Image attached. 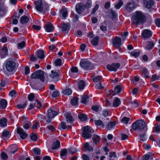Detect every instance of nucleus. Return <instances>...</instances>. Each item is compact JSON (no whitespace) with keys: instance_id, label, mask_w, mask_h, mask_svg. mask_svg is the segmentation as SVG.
I'll list each match as a JSON object with an SVG mask.
<instances>
[{"instance_id":"1","label":"nucleus","mask_w":160,"mask_h":160,"mask_svg":"<svg viewBox=\"0 0 160 160\" xmlns=\"http://www.w3.org/2000/svg\"><path fill=\"white\" fill-rule=\"evenodd\" d=\"M132 20V23L135 25L141 24L146 22L147 17L142 12L136 11L133 13Z\"/></svg>"},{"instance_id":"2","label":"nucleus","mask_w":160,"mask_h":160,"mask_svg":"<svg viewBox=\"0 0 160 160\" xmlns=\"http://www.w3.org/2000/svg\"><path fill=\"white\" fill-rule=\"evenodd\" d=\"M132 127L134 130H143L145 132H146L148 129L147 125L143 120H137L134 122L132 125Z\"/></svg>"},{"instance_id":"3","label":"nucleus","mask_w":160,"mask_h":160,"mask_svg":"<svg viewBox=\"0 0 160 160\" xmlns=\"http://www.w3.org/2000/svg\"><path fill=\"white\" fill-rule=\"evenodd\" d=\"M35 8L37 10L41 12L45 13L49 10V6L47 3L43 4L42 0H38L34 2Z\"/></svg>"},{"instance_id":"4","label":"nucleus","mask_w":160,"mask_h":160,"mask_svg":"<svg viewBox=\"0 0 160 160\" xmlns=\"http://www.w3.org/2000/svg\"><path fill=\"white\" fill-rule=\"evenodd\" d=\"M5 67L7 71L12 72L16 68L17 61L12 60H6L5 62Z\"/></svg>"},{"instance_id":"5","label":"nucleus","mask_w":160,"mask_h":160,"mask_svg":"<svg viewBox=\"0 0 160 160\" xmlns=\"http://www.w3.org/2000/svg\"><path fill=\"white\" fill-rule=\"evenodd\" d=\"M80 65L82 68L85 70H91L94 68L90 62L87 59L81 60L80 62Z\"/></svg>"},{"instance_id":"6","label":"nucleus","mask_w":160,"mask_h":160,"mask_svg":"<svg viewBox=\"0 0 160 160\" xmlns=\"http://www.w3.org/2000/svg\"><path fill=\"white\" fill-rule=\"evenodd\" d=\"M93 132V131L91 128L88 126H86L83 127L82 136L86 139H88L92 137L91 134Z\"/></svg>"},{"instance_id":"7","label":"nucleus","mask_w":160,"mask_h":160,"mask_svg":"<svg viewBox=\"0 0 160 160\" xmlns=\"http://www.w3.org/2000/svg\"><path fill=\"white\" fill-rule=\"evenodd\" d=\"M31 77L32 79H39L42 82H44L45 79L44 72L40 70L35 72L31 75Z\"/></svg>"},{"instance_id":"8","label":"nucleus","mask_w":160,"mask_h":160,"mask_svg":"<svg viewBox=\"0 0 160 160\" xmlns=\"http://www.w3.org/2000/svg\"><path fill=\"white\" fill-rule=\"evenodd\" d=\"M136 8V5L134 3L129 2L125 5L124 10L125 12L128 13H130Z\"/></svg>"},{"instance_id":"9","label":"nucleus","mask_w":160,"mask_h":160,"mask_svg":"<svg viewBox=\"0 0 160 160\" xmlns=\"http://www.w3.org/2000/svg\"><path fill=\"white\" fill-rule=\"evenodd\" d=\"M152 34V32L150 30L146 29L144 30L142 33V37L144 39H146L150 38Z\"/></svg>"},{"instance_id":"10","label":"nucleus","mask_w":160,"mask_h":160,"mask_svg":"<svg viewBox=\"0 0 160 160\" xmlns=\"http://www.w3.org/2000/svg\"><path fill=\"white\" fill-rule=\"evenodd\" d=\"M120 64L118 63H112L111 65H108L107 68L109 71H116L119 67Z\"/></svg>"},{"instance_id":"11","label":"nucleus","mask_w":160,"mask_h":160,"mask_svg":"<svg viewBox=\"0 0 160 160\" xmlns=\"http://www.w3.org/2000/svg\"><path fill=\"white\" fill-rule=\"evenodd\" d=\"M113 45L114 47L119 49L121 45V38H120L115 37L113 40Z\"/></svg>"},{"instance_id":"12","label":"nucleus","mask_w":160,"mask_h":160,"mask_svg":"<svg viewBox=\"0 0 160 160\" xmlns=\"http://www.w3.org/2000/svg\"><path fill=\"white\" fill-rule=\"evenodd\" d=\"M17 132L19 134L21 138L22 139H25L27 137V134L24 130L20 127L17 128Z\"/></svg>"},{"instance_id":"13","label":"nucleus","mask_w":160,"mask_h":160,"mask_svg":"<svg viewBox=\"0 0 160 160\" xmlns=\"http://www.w3.org/2000/svg\"><path fill=\"white\" fill-rule=\"evenodd\" d=\"M70 28V24L68 23H63L62 25L61 31L65 33H68Z\"/></svg>"},{"instance_id":"14","label":"nucleus","mask_w":160,"mask_h":160,"mask_svg":"<svg viewBox=\"0 0 160 160\" xmlns=\"http://www.w3.org/2000/svg\"><path fill=\"white\" fill-rule=\"evenodd\" d=\"M59 74L56 72H54L52 70L50 75V77L52 80L55 82H57L59 80Z\"/></svg>"},{"instance_id":"15","label":"nucleus","mask_w":160,"mask_h":160,"mask_svg":"<svg viewBox=\"0 0 160 160\" xmlns=\"http://www.w3.org/2000/svg\"><path fill=\"white\" fill-rule=\"evenodd\" d=\"M45 28L46 31L48 32H52L54 29L53 25L50 22H48L46 24Z\"/></svg>"},{"instance_id":"16","label":"nucleus","mask_w":160,"mask_h":160,"mask_svg":"<svg viewBox=\"0 0 160 160\" xmlns=\"http://www.w3.org/2000/svg\"><path fill=\"white\" fill-rule=\"evenodd\" d=\"M60 142L57 140H54L52 145V149L55 150L58 149L60 147Z\"/></svg>"},{"instance_id":"17","label":"nucleus","mask_w":160,"mask_h":160,"mask_svg":"<svg viewBox=\"0 0 160 160\" xmlns=\"http://www.w3.org/2000/svg\"><path fill=\"white\" fill-rule=\"evenodd\" d=\"M85 7L82 5L80 4H77L76 7L77 12L79 14H81L84 9Z\"/></svg>"},{"instance_id":"18","label":"nucleus","mask_w":160,"mask_h":160,"mask_svg":"<svg viewBox=\"0 0 160 160\" xmlns=\"http://www.w3.org/2000/svg\"><path fill=\"white\" fill-rule=\"evenodd\" d=\"M67 150L65 148L62 149L60 152V155L61 158L63 159H66V157L68 155Z\"/></svg>"},{"instance_id":"19","label":"nucleus","mask_w":160,"mask_h":160,"mask_svg":"<svg viewBox=\"0 0 160 160\" xmlns=\"http://www.w3.org/2000/svg\"><path fill=\"white\" fill-rule=\"evenodd\" d=\"M58 112L55 111L52 109H49L48 111V117L53 118L56 115H58Z\"/></svg>"},{"instance_id":"20","label":"nucleus","mask_w":160,"mask_h":160,"mask_svg":"<svg viewBox=\"0 0 160 160\" xmlns=\"http://www.w3.org/2000/svg\"><path fill=\"white\" fill-rule=\"evenodd\" d=\"M83 147L86 150L90 152H93V149L92 146L89 145V143L87 142L84 143L83 145Z\"/></svg>"},{"instance_id":"21","label":"nucleus","mask_w":160,"mask_h":160,"mask_svg":"<svg viewBox=\"0 0 160 160\" xmlns=\"http://www.w3.org/2000/svg\"><path fill=\"white\" fill-rule=\"evenodd\" d=\"M144 4L147 8H150L153 5V2L152 0H144Z\"/></svg>"},{"instance_id":"22","label":"nucleus","mask_w":160,"mask_h":160,"mask_svg":"<svg viewBox=\"0 0 160 160\" xmlns=\"http://www.w3.org/2000/svg\"><path fill=\"white\" fill-rule=\"evenodd\" d=\"M65 114L66 118L67 123H71L74 121V119L71 114L68 113L67 114L65 113Z\"/></svg>"},{"instance_id":"23","label":"nucleus","mask_w":160,"mask_h":160,"mask_svg":"<svg viewBox=\"0 0 160 160\" xmlns=\"http://www.w3.org/2000/svg\"><path fill=\"white\" fill-rule=\"evenodd\" d=\"M8 49L6 47H4L0 51V54L2 58H4L8 55Z\"/></svg>"},{"instance_id":"24","label":"nucleus","mask_w":160,"mask_h":160,"mask_svg":"<svg viewBox=\"0 0 160 160\" xmlns=\"http://www.w3.org/2000/svg\"><path fill=\"white\" fill-rule=\"evenodd\" d=\"M92 139L93 142L95 143V144H96L99 142L100 138L99 136L96 134H94L92 136Z\"/></svg>"},{"instance_id":"25","label":"nucleus","mask_w":160,"mask_h":160,"mask_svg":"<svg viewBox=\"0 0 160 160\" xmlns=\"http://www.w3.org/2000/svg\"><path fill=\"white\" fill-rule=\"evenodd\" d=\"M9 132L7 131H3L2 136V138L3 140H7L10 137Z\"/></svg>"},{"instance_id":"26","label":"nucleus","mask_w":160,"mask_h":160,"mask_svg":"<svg viewBox=\"0 0 160 160\" xmlns=\"http://www.w3.org/2000/svg\"><path fill=\"white\" fill-rule=\"evenodd\" d=\"M99 41V37L98 36H96L93 38L92 41L91 43L94 46L98 45Z\"/></svg>"},{"instance_id":"27","label":"nucleus","mask_w":160,"mask_h":160,"mask_svg":"<svg viewBox=\"0 0 160 160\" xmlns=\"http://www.w3.org/2000/svg\"><path fill=\"white\" fill-rule=\"evenodd\" d=\"M37 55L38 58L41 59L44 58L45 57L44 51L42 50L38 51L37 52Z\"/></svg>"},{"instance_id":"28","label":"nucleus","mask_w":160,"mask_h":160,"mask_svg":"<svg viewBox=\"0 0 160 160\" xmlns=\"http://www.w3.org/2000/svg\"><path fill=\"white\" fill-rule=\"evenodd\" d=\"M121 102L118 98H116L114 100L112 106L114 107H118L120 104Z\"/></svg>"},{"instance_id":"29","label":"nucleus","mask_w":160,"mask_h":160,"mask_svg":"<svg viewBox=\"0 0 160 160\" xmlns=\"http://www.w3.org/2000/svg\"><path fill=\"white\" fill-rule=\"evenodd\" d=\"M85 86V82L83 80H80L78 82V86L80 90H82Z\"/></svg>"},{"instance_id":"30","label":"nucleus","mask_w":160,"mask_h":160,"mask_svg":"<svg viewBox=\"0 0 160 160\" xmlns=\"http://www.w3.org/2000/svg\"><path fill=\"white\" fill-rule=\"evenodd\" d=\"M7 104V101L4 99H2L0 100V108L2 109H4L6 108Z\"/></svg>"},{"instance_id":"31","label":"nucleus","mask_w":160,"mask_h":160,"mask_svg":"<svg viewBox=\"0 0 160 160\" xmlns=\"http://www.w3.org/2000/svg\"><path fill=\"white\" fill-rule=\"evenodd\" d=\"M28 20V18L27 16L24 15L21 17L20 22L21 23L23 24L27 23Z\"/></svg>"},{"instance_id":"32","label":"nucleus","mask_w":160,"mask_h":160,"mask_svg":"<svg viewBox=\"0 0 160 160\" xmlns=\"http://www.w3.org/2000/svg\"><path fill=\"white\" fill-rule=\"evenodd\" d=\"M9 148L10 150V152L14 154L18 150L17 147L15 145H12L9 147Z\"/></svg>"},{"instance_id":"33","label":"nucleus","mask_w":160,"mask_h":160,"mask_svg":"<svg viewBox=\"0 0 160 160\" xmlns=\"http://www.w3.org/2000/svg\"><path fill=\"white\" fill-rule=\"evenodd\" d=\"M78 118L82 121H84L87 119V116L84 113L79 114L78 115Z\"/></svg>"},{"instance_id":"34","label":"nucleus","mask_w":160,"mask_h":160,"mask_svg":"<svg viewBox=\"0 0 160 160\" xmlns=\"http://www.w3.org/2000/svg\"><path fill=\"white\" fill-rule=\"evenodd\" d=\"M154 42L152 41H150L148 42V44L146 47L147 50L152 49L154 46Z\"/></svg>"},{"instance_id":"35","label":"nucleus","mask_w":160,"mask_h":160,"mask_svg":"<svg viewBox=\"0 0 160 160\" xmlns=\"http://www.w3.org/2000/svg\"><path fill=\"white\" fill-rule=\"evenodd\" d=\"M7 119L4 118H2L0 120V125L1 127H3L6 126Z\"/></svg>"},{"instance_id":"36","label":"nucleus","mask_w":160,"mask_h":160,"mask_svg":"<svg viewBox=\"0 0 160 160\" xmlns=\"http://www.w3.org/2000/svg\"><path fill=\"white\" fill-rule=\"evenodd\" d=\"M152 155L149 154H146L143 157V160H152Z\"/></svg>"},{"instance_id":"37","label":"nucleus","mask_w":160,"mask_h":160,"mask_svg":"<svg viewBox=\"0 0 160 160\" xmlns=\"http://www.w3.org/2000/svg\"><path fill=\"white\" fill-rule=\"evenodd\" d=\"M122 89V88L121 86L119 85L116 86L114 89V94L116 95L120 93Z\"/></svg>"},{"instance_id":"38","label":"nucleus","mask_w":160,"mask_h":160,"mask_svg":"<svg viewBox=\"0 0 160 160\" xmlns=\"http://www.w3.org/2000/svg\"><path fill=\"white\" fill-rule=\"evenodd\" d=\"M88 97L87 95L82 96L81 99V102L84 104H86L88 100Z\"/></svg>"},{"instance_id":"39","label":"nucleus","mask_w":160,"mask_h":160,"mask_svg":"<svg viewBox=\"0 0 160 160\" xmlns=\"http://www.w3.org/2000/svg\"><path fill=\"white\" fill-rule=\"evenodd\" d=\"M95 124L97 126H102V128H104L105 126V124L103 123L102 122L101 120H95L94 121Z\"/></svg>"},{"instance_id":"40","label":"nucleus","mask_w":160,"mask_h":160,"mask_svg":"<svg viewBox=\"0 0 160 160\" xmlns=\"http://www.w3.org/2000/svg\"><path fill=\"white\" fill-rule=\"evenodd\" d=\"M116 124V122L113 121L112 122H108L107 126V128L108 130H110L111 128L114 127Z\"/></svg>"},{"instance_id":"41","label":"nucleus","mask_w":160,"mask_h":160,"mask_svg":"<svg viewBox=\"0 0 160 160\" xmlns=\"http://www.w3.org/2000/svg\"><path fill=\"white\" fill-rule=\"evenodd\" d=\"M63 93L64 94L69 95L72 94V91L70 89L67 88L63 90Z\"/></svg>"},{"instance_id":"42","label":"nucleus","mask_w":160,"mask_h":160,"mask_svg":"<svg viewBox=\"0 0 160 160\" xmlns=\"http://www.w3.org/2000/svg\"><path fill=\"white\" fill-rule=\"evenodd\" d=\"M78 98L77 97H73L71 101L72 105H75L78 103Z\"/></svg>"},{"instance_id":"43","label":"nucleus","mask_w":160,"mask_h":160,"mask_svg":"<svg viewBox=\"0 0 160 160\" xmlns=\"http://www.w3.org/2000/svg\"><path fill=\"white\" fill-rule=\"evenodd\" d=\"M33 153L34 155H39L40 154V151L39 148H36L33 150Z\"/></svg>"},{"instance_id":"44","label":"nucleus","mask_w":160,"mask_h":160,"mask_svg":"<svg viewBox=\"0 0 160 160\" xmlns=\"http://www.w3.org/2000/svg\"><path fill=\"white\" fill-rule=\"evenodd\" d=\"M123 2L121 0L119 1L115 5V8L117 9H119L122 5Z\"/></svg>"},{"instance_id":"45","label":"nucleus","mask_w":160,"mask_h":160,"mask_svg":"<svg viewBox=\"0 0 160 160\" xmlns=\"http://www.w3.org/2000/svg\"><path fill=\"white\" fill-rule=\"evenodd\" d=\"M142 73V74L145 76L144 77L145 78H149V76L148 75H146L148 73V69L147 68H145L143 69Z\"/></svg>"},{"instance_id":"46","label":"nucleus","mask_w":160,"mask_h":160,"mask_svg":"<svg viewBox=\"0 0 160 160\" xmlns=\"http://www.w3.org/2000/svg\"><path fill=\"white\" fill-rule=\"evenodd\" d=\"M67 127L65 122H62L60 123L59 125V128L60 129L61 128L64 130Z\"/></svg>"},{"instance_id":"47","label":"nucleus","mask_w":160,"mask_h":160,"mask_svg":"<svg viewBox=\"0 0 160 160\" xmlns=\"http://www.w3.org/2000/svg\"><path fill=\"white\" fill-rule=\"evenodd\" d=\"M62 60L60 59H57L54 61L56 66H61L62 65Z\"/></svg>"},{"instance_id":"48","label":"nucleus","mask_w":160,"mask_h":160,"mask_svg":"<svg viewBox=\"0 0 160 160\" xmlns=\"http://www.w3.org/2000/svg\"><path fill=\"white\" fill-rule=\"evenodd\" d=\"M131 55L132 56H134L135 58H137L140 55V52H139L133 50L131 52Z\"/></svg>"},{"instance_id":"49","label":"nucleus","mask_w":160,"mask_h":160,"mask_svg":"<svg viewBox=\"0 0 160 160\" xmlns=\"http://www.w3.org/2000/svg\"><path fill=\"white\" fill-rule=\"evenodd\" d=\"M1 157L4 160H6L8 158V157L7 154L4 152H2L1 153Z\"/></svg>"},{"instance_id":"50","label":"nucleus","mask_w":160,"mask_h":160,"mask_svg":"<svg viewBox=\"0 0 160 160\" xmlns=\"http://www.w3.org/2000/svg\"><path fill=\"white\" fill-rule=\"evenodd\" d=\"M60 13L62 14V17L64 19H65L67 17V12L66 11L62 10L60 11Z\"/></svg>"},{"instance_id":"51","label":"nucleus","mask_w":160,"mask_h":160,"mask_svg":"<svg viewBox=\"0 0 160 160\" xmlns=\"http://www.w3.org/2000/svg\"><path fill=\"white\" fill-rule=\"evenodd\" d=\"M35 98V96L33 93H31L28 96V100L30 101H32Z\"/></svg>"},{"instance_id":"52","label":"nucleus","mask_w":160,"mask_h":160,"mask_svg":"<svg viewBox=\"0 0 160 160\" xmlns=\"http://www.w3.org/2000/svg\"><path fill=\"white\" fill-rule=\"evenodd\" d=\"M129 120L130 119L129 118L126 117H124L121 120V121L123 123L127 124Z\"/></svg>"},{"instance_id":"53","label":"nucleus","mask_w":160,"mask_h":160,"mask_svg":"<svg viewBox=\"0 0 160 160\" xmlns=\"http://www.w3.org/2000/svg\"><path fill=\"white\" fill-rule=\"evenodd\" d=\"M25 42L23 41L19 43L18 44V48H23L25 45Z\"/></svg>"},{"instance_id":"54","label":"nucleus","mask_w":160,"mask_h":160,"mask_svg":"<svg viewBox=\"0 0 160 160\" xmlns=\"http://www.w3.org/2000/svg\"><path fill=\"white\" fill-rule=\"evenodd\" d=\"M30 137L31 139L32 140H33L34 141H36L37 140L38 138L37 136L35 134H34L32 133L30 135Z\"/></svg>"},{"instance_id":"55","label":"nucleus","mask_w":160,"mask_h":160,"mask_svg":"<svg viewBox=\"0 0 160 160\" xmlns=\"http://www.w3.org/2000/svg\"><path fill=\"white\" fill-rule=\"evenodd\" d=\"M159 76L156 74H154L152 75L151 78V81L153 82L154 81L158 79Z\"/></svg>"},{"instance_id":"56","label":"nucleus","mask_w":160,"mask_h":160,"mask_svg":"<svg viewBox=\"0 0 160 160\" xmlns=\"http://www.w3.org/2000/svg\"><path fill=\"white\" fill-rule=\"evenodd\" d=\"M68 151L70 153L73 154L76 152V150L74 148L71 147L68 149Z\"/></svg>"},{"instance_id":"57","label":"nucleus","mask_w":160,"mask_h":160,"mask_svg":"<svg viewBox=\"0 0 160 160\" xmlns=\"http://www.w3.org/2000/svg\"><path fill=\"white\" fill-rule=\"evenodd\" d=\"M59 92L58 91H54L52 94V96L53 98H56L59 96Z\"/></svg>"},{"instance_id":"58","label":"nucleus","mask_w":160,"mask_h":160,"mask_svg":"<svg viewBox=\"0 0 160 160\" xmlns=\"http://www.w3.org/2000/svg\"><path fill=\"white\" fill-rule=\"evenodd\" d=\"M102 77L101 76H98L95 77L92 80L95 82H98L101 79Z\"/></svg>"},{"instance_id":"59","label":"nucleus","mask_w":160,"mask_h":160,"mask_svg":"<svg viewBox=\"0 0 160 160\" xmlns=\"http://www.w3.org/2000/svg\"><path fill=\"white\" fill-rule=\"evenodd\" d=\"M99 8V5L98 4L95 5V7L93 9L92 11L91 12V14H93L97 11Z\"/></svg>"},{"instance_id":"60","label":"nucleus","mask_w":160,"mask_h":160,"mask_svg":"<svg viewBox=\"0 0 160 160\" xmlns=\"http://www.w3.org/2000/svg\"><path fill=\"white\" fill-rule=\"evenodd\" d=\"M26 102L24 104H20L17 105V107L20 109H22L24 108L26 105Z\"/></svg>"},{"instance_id":"61","label":"nucleus","mask_w":160,"mask_h":160,"mask_svg":"<svg viewBox=\"0 0 160 160\" xmlns=\"http://www.w3.org/2000/svg\"><path fill=\"white\" fill-rule=\"evenodd\" d=\"M99 107L97 105L92 106V109L94 111L98 112L99 111Z\"/></svg>"},{"instance_id":"62","label":"nucleus","mask_w":160,"mask_h":160,"mask_svg":"<svg viewBox=\"0 0 160 160\" xmlns=\"http://www.w3.org/2000/svg\"><path fill=\"white\" fill-rule=\"evenodd\" d=\"M110 12L111 14L112 15V17L113 18H115L117 17V13L112 9H111Z\"/></svg>"},{"instance_id":"63","label":"nucleus","mask_w":160,"mask_h":160,"mask_svg":"<svg viewBox=\"0 0 160 160\" xmlns=\"http://www.w3.org/2000/svg\"><path fill=\"white\" fill-rule=\"evenodd\" d=\"M155 130L157 132H160V124L159 125L156 124L154 127Z\"/></svg>"},{"instance_id":"64","label":"nucleus","mask_w":160,"mask_h":160,"mask_svg":"<svg viewBox=\"0 0 160 160\" xmlns=\"http://www.w3.org/2000/svg\"><path fill=\"white\" fill-rule=\"evenodd\" d=\"M97 89H102L103 88V87L102 85L101 82H99L96 85Z\"/></svg>"}]
</instances>
